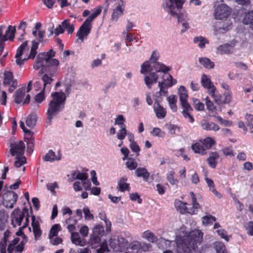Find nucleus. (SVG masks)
Masks as SVG:
<instances>
[{
  "label": "nucleus",
  "instance_id": "10",
  "mask_svg": "<svg viewBox=\"0 0 253 253\" xmlns=\"http://www.w3.org/2000/svg\"><path fill=\"white\" fill-rule=\"evenodd\" d=\"M29 50V46L28 45V41L24 42L17 49L16 53L15 56L16 58V63L17 65L21 66L23 65L25 61L28 60V58H25L21 59V56L25 52L28 51Z\"/></svg>",
  "mask_w": 253,
  "mask_h": 253
},
{
  "label": "nucleus",
  "instance_id": "27",
  "mask_svg": "<svg viewBox=\"0 0 253 253\" xmlns=\"http://www.w3.org/2000/svg\"><path fill=\"white\" fill-rule=\"evenodd\" d=\"M16 32V28L15 26L9 25L5 31V34L2 35V33L0 36H3L5 39V41L7 40L12 41L15 37V33Z\"/></svg>",
  "mask_w": 253,
  "mask_h": 253
},
{
  "label": "nucleus",
  "instance_id": "2",
  "mask_svg": "<svg viewBox=\"0 0 253 253\" xmlns=\"http://www.w3.org/2000/svg\"><path fill=\"white\" fill-rule=\"evenodd\" d=\"M186 0H163L162 7L172 16L176 17L179 24L183 29L181 33H183L189 28V19L186 13L178 14L179 10L182 8Z\"/></svg>",
  "mask_w": 253,
  "mask_h": 253
},
{
  "label": "nucleus",
  "instance_id": "38",
  "mask_svg": "<svg viewBox=\"0 0 253 253\" xmlns=\"http://www.w3.org/2000/svg\"><path fill=\"white\" fill-rule=\"evenodd\" d=\"M200 63L205 68L211 69L214 68V64L209 58L207 57H201L199 59Z\"/></svg>",
  "mask_w": 253,
  "mask_h": 253
},
{
  "label": "nucleus",
  "instance_id": "31",
  "mask_svg": "<svg viewBox=\"0 0 253 253\" xmlns=\"http://www.w3.org/2000/svg\"><path fill=\"white\" fill-rule=\"evenodd\" d=\"M167 100L169 102V106L173 112H176L177 110V107L176 105V102L177 100V97L175 95H170L167 98Z\"/></svg>",
  "mask_w": 253,
  "mask_h": 253
},
{
  "label": "nucleus",
  "instance_id": "33",
  "mask_svg": "<svg viewBox=\"0 0 253 253\" xmlns=\"http://www.w3.org/2000/svg\"><path fill=\"white\" fill-rule=\"evenodd\" d=\"M61 159V155L58 153V156H56L55 153L49 150L46 155L43 157V160L45 161L53 162L54 161H58Z\"/></svg>",
  "mask_w": 253,
  "mask_h": 253
},
{
  "label": "nucleus",
  "instance_id": "28",
  "mask_svg": "<svg viewBox=\"0 0 253 253\" xmlns=\"http://www.w3.org/2000/svg\"><path fill=\"white\" fill-rule=\"evenodd\" d=\"M219 158V155L217 152H211L209 158L207 159V161L210 166L212 168H215L217 163V161Z\"/></svg>",
  "mask_w": 253,
  "mask_h": 253
},
{
  "label": "nucleus",
  "instance_id": "42",
  "mask_svg": "<svg viewBox=\"0 0 253 253\" xmlns=\"http://www.w3.org/2000/svg\"><path fill=\"white\" fill-rule=\"evenodd\" d=\"M194 42L198 44V46L201 48L205 47L206 44L209 43L208 40L202 36L195 37L193 39Z\"/></svg>",
  "mask_w": 253,
  "mask_h": 253
},
{
  "label": "nucleus",
  "instance_id": "9",
  "mask_svg": "<svg viewBox=\"0 0 253 253\" xmlns=\"http://www.w3.org/2000/svg\"><path fill=\"white\" fill-rule=\"evenodd\" d=\"M3 84L8 85V91L12 92L17 87V80L13 78V74L10 71H5L3 74Z\"/></svg>",
  "mask_w": 253,
  "mask_h": 253
},
{
  "label": "nucleus",
  "instance_id": "48",
  "mask_svg": "<svg viewBox=\"0 0 253 253\" xmlns=\"http://www.w3.org/2000/svg\"><path fill=\"white\" fill-rule=\"evenodd\" d=\"M152 71V67L149 61L144 62L141 66L140 73L142 74H145Z\"/></svg>",
  "mask_w": 253,
  "mask_h": 253
},
{
  "label": "nucleus",
  "instance_id": "49",
  "mask_svg": "<svg viewBox=\"0 0 253 253\" xmlns=\"http://www.w3.org/2000/svg\"><path fill=\"white\" fill-rule=\"evenodd\" d=\"M120 128V129L117 133V137L118 139L123 140L124 139H125L126 135L127 136L128 132H127L126 126H121Z\"/></svg>",
  "mask_w": 253,
  "mask_h": 253
},
{
  "label": "nucleus",
  "instance_id": "22",
  "mask_svg": "<svg viewBox=\"0 0 253 253\" xmlns=\"http://www.w3.org/2000/svg\"><path fill=\"white\" fill-rule=\"evenodd\" d=\"M202 128L208 131H217L219 129V126L211 122H209L206 120H203L200 122Z\"/></svg>",
  "mask_w": 253,
  "mask_h": 253
},
{
  "label": "nucleus",
  "instance_id": "61",
  "mask_svg": "<svg viewBox=\"0 0 253 253\" xmlns=\"http://www.w3.org/2000/svg\"><path fill=\"white\" fill-rule=\"evenodd\" d=\"M160 90L157 93V94H159L158 96L161 98V96H166L168 95V88L166 86H163L162 85H158Z\"/></svg>",
  "mask_w": 253,
  "mask_h": 253
},
{
  "label": "nucleus",
  "instance_id": "57",
  "mask_svg": "<svg viewBox=\"0 0 253 253\" xmlns=\"http://www.w3.org/2000/svg\"><path fill=\"white\" fill-rule=\"evenodd\" d=\"M174 172L173 171H170L168 173L167 178L169 183L173 185H177L178 183V180L174 178Z\"/></svg>",
  "mask_w": 253,
  "mask_h": 253
},
{
  "label": "nucleus",
  "instance_id": "13",
  "mask_svg": "<svg viewBox=\"0 0 253 253\" xmlns=\"http://www.w3.org/2000/svg\"><path fill=\"white\" fill-rule=\"evenodd\" d=\"M162 100V98L159 96H156L155 97V102L154 104V111L159 119L164 118L166 116L167 112L166 109L160 104Z\"/></svg>",
  "mask_w": 253,
  "mask_h": 253
},
{
  "label": "nucleus",
  "instance_id": "43",
  "mask_svg": "<svg viewBox=\"0 0 253 253\" xmlns=\"http://www.w3.org/2000/svg\"><path fill=\"white\" fill-rule=\"evenodd\" d=\"M205 179L209 187L210 190L212 191L217 197L218 198H221L222 197V195L216 190L213 181L207 177H206Z\"/></svg>",
  "mask_w": 253,
  "mask_h": 253
},
{
  "label": "nucleus",
  "instance_id": "59",
  "mask_svg": "<svg viewBox=\"0 0 253 253\" xmlns=\"http://www.w3.org/2000/svg\"><path fill=\"white\" fill-rule=\"evenodd\" d=\"M193 105L195 109L198 111H203L204 109V104L197 99H193Z\"/></svg>",
  "mask_w": 253,
  "mask_h": 253
},
{
  "label": "nucleus",
  "instance_id": "23",
  "mask_svg": "<svg viewBox=\"0 0 253 253\" xmlns=\"http://www.w3.org/2000/svg\"><path fill=\"white\" fill-rule=\"evenodd\" d=\"M204 147L201 139L195 142L191 146V149L195 153L201 155H205L207 154V151Z\"/></svg>",
  "mask_w": 253,
  "mask_h": 253
},
{
  "label": "nucleus",
  "instance_id": "6",
  "mask_svg": "<svg viewBox=\"0 0 253 253\" xmlns=\"http://www.w3.org/2000/svg\"><path fill=\"white\" fill-rule=\"evenodd\" d=\"M221 20L216 22L214 26V34L215 35L224 34L231 28L232 23L230 19Z\"/></svg>",
  "mask_w": 253,
  "mask_h": 253
},
{
  "label": "nucleus",
  "instance_id": "62",
  "mask_svg": "<svg viewBox=\"0 0 253 253\" xmlns=\"http://www.w3.org/2000/svg\"><path fill=\"white\" fill-rule=\"evenodd\" d=\"M247 233L250 235H253V221H250L247 222L245 225Z\"/></svg>",
  "mask_w": 253,
  "mask_h": 253
},
{
  "label": "nucleus",
  "instance_id": "5",
  "mask_svg": "<svg viewBox=\"0 0 253 253\" xmlns=\"http://www.w3.org/2000/svg\"><path fill=\"white\" fill-rule=\"evenodd\" d=\"M128 245L127 241L123 237L117 236L110 239V247L115 252H121Z\"/></svg>",
  "mask_w": 253,
  "mask_h": 253
},
{
  "label": "nucleus",
  "instance_id": "17",
  "mask_svg": "<svg viewBox=\"0 0 253 253\" xmlns=\"http://www.w3.org/2000/svg\"><path fill=\"white\" fill-rule=\"evenodd\" d=\"M32 226L34 238L36 240H39L42 235V231L40 227L39 219L35 216H32Z\"/></svg>",
  "mask_w": 253,
  "mask_h": 253
},
{
  "label": "nucleus",
  "instance_id": "15",
  "mask_svg": "<svg viewBox=\"0 0 253 253\" xmlns=\"http://www.w3.org/2000/svg\"><path fill=\"white\" fill-rule=\"evenodd\" d=\"M235 43H225L218 46L216 49L217 54H228L232 53L234 50Z\"/></svg>",
  "mask_w": 253,
  "mask_h": 253
},
{
  "label": "nucleus",
  "instance_id": "45",
  "mask_svg": "<svg viewBox=\"0 0 253 253\" xmlns=\"http://www.w3.org/2000/svg\"><path fill=\"white\" fill-rule=\"evenodd\" d=\"M142 237L151 243L156 242L158 240L157 237L153 234V233L149 230L144 232L142 234Z\"/></svg>",
  "mask_w": 253,
  "mask_h": 253
},
{
  "label": "nucleus",
  "instance_id": "32",
  "mask_svg": "<svg viewBox=\"0 0 253 253\" xmlns=\"http://www.w3.org/2000/svg\"><path fill=\"white\" fill-rule=\"evenodd\" d=\"M101 11V6H99L97 8L95 9L93 11V12L89 16V17L84 21V22L89 25H91V22L98 15L100 14Z\"/></svg>",
  "mask_w": 253,
  "mask_h": 253
},
{
  "label": "nucleus",
  "instance_id": "36",
  "mask_svg": "<svg viewBox=\"0 0 253 253\" xmlns=\"http://www.w3.org/2000/svg\"><path fill=\"white\" fill-rule=\"evenodd\" d=\"M135 173L137 176L142 177L145 181H147L150 176V173L144 168H139L137 169Z\"/></svg>",
  "mask_w": 253,
  "mask_h": 253
},
{
  "label": "nucleus",
  "instance_id": "3",
  "mask_svg": "<svg viewBox=\"0 0 253 253\" xmlns=\"http://www.w3.org/2000/svg\"><path fill=\"white\" fill-rule=\"evenodd\" d=\"M203 233L199 230L190 232L186 237V241L181 243L177 240V250L179 253H190L191 250L196 251L197 244L201 243Z\"/></svg>",
  "mask_w": 253,
  "mask_h": 253
},
{
  "label": "nucleus",
  "instance_id": "44",
  "mask_svg": "<svg viewBox=\"0 0 253 253\" xmlns=\"http://www.w3.org/2000/svg\"><path fill=\"white\" fill-rule=\"evenodd\" d=\"M89 243L92 248H96L100 245V237L96 235L91 234Z\"/></svg>",
  "mask_w": 253,
  "mask_h": 253
},
{
  "label": "nucleus",
  "instance_id": "24",
  "mask_svg": "<svg viewBox=\"0 0 253 253\" xmlns=\"http://www.w3.org/2000/svg\"><path fill=\"white\" fill-rule=\"evenodd\" d=\"M41 79L43 82L42 91H49L53 79L47 74L43 75L41 77Z\"/></svg>",
  "mask_w": 253,
  "mask_h": 253
},
{
  "label": "nucleus",
  "instance_id": "56",
  "mask_svg": "<svg viewBox=\"0 0 253 253\" xmlns=\"http://www.w3.org/2000/svg\"><path fill=\"white\" fill-rule=\"evenodd\" d=\"M126 167L130 170L135 169L137 167V162L132 158H128L126 162Z\"/></svg>",
  "mask_w": 253,
  "mask_h": 253
},
{
  "label": "nucleus",
  "instance_id": "1",
  "mask_svg": "<svg viewBox=\"0 0 253 253\" xmlns=\"http://www.w3.org/2000/svg\"><path fill=\"white\" fill-rule=\"evenodd\" d=\"M55 55V52L52 49H50L46 52L40 53L38 55L33 68L36 70L42 68L41 71L39 72V76L42 75L44 71L49 74L50 76L56 74L59 62L53 58Z\"/></svg>",
  "mask_w": 253,
  "mask_h": 253
},
{
  "label": "nucleus",
  "instance_id": "58",
  "mask_svg": "<svg viewBox=\"0 0 253 253\" xmlns=\"http://www.w3.org/2000/svg\"><path fill=\"white\" fill-rule=\"evenodd\" d=\"M151 133L154 136L160 137H164L165 136V132L162 131L161 129L158 127H154L151 132Z\"/></svg>",
  "mask_w": 253,
  "mask_h": 253
},
{
  "label": "nucleus",
  "instance_id": "18",
  "mask_svg": "<svg viewBox=\"0 0 253 253\" xmlns=\"http://www.w3.org/2000/svg\"><path fill=\"white\" fill-rule=\"evenodd\" d=\"M201 83L203 86L207 88L209 94H213V91H215L216 88L213 85L210 79L205 75H203L201 79Z\"/></svg>",
  "mask_w": 253,
  "mask_h": 253
},
{
  "label": "nucleus",
  "instance_id": "20",
  "mask_svg": "<svg viewBox=\"0 0 253 253\" xmlns=\"http://www.w3.org/2000/svg\"><path fill=\"white\" fill-rule=\"evenodd\" d=\"M125 3L123 0H119L117 7L113 10L111 19L116 22L120 16L123 14Z\"/></svg>",
  "mask_w": 253,
  "mask_h": 253
},
{
  "label": "nucleus",
  "instance_id": "46",
  "mask_svg": "<svg viewBox=\"0 0 253 253\" xmlns=\"http://www.w3.org/2000/svg\"><path fill=\"white\" fill-rule=\"evenodd\" d=\"M77 221L76 219H73L71 217H69L66 219L65 221V224H67V228L71 234L72 232H74L73 231L76 229L75 225L77 223Z\"/></svg>",
  "mask_w": 253,
  "mask_h": 253
},
{
  "label": "nucleus",
  "instance_id": "14",
  "mask_svg": "<svg viewBox=\"0 0 253 253\" xmlns=\"http://www.w3.org/2000/svg\"><path fill=\"white\" fill-rule=\"evenodd\" d=\"M91 29V25H89L84 22L77 33V37L78 38V40H79L83 42L84 39L86 38L90 33Z\"/></svg>",
  "mask_w": 253,
  "mask_h": 253
},
{
  "label": "nucleus",
  "instance_id": "55",
  "mask_svg": "<svg viewBox=\"0 0 253 253\" xmlns=\"http://www.w3.org/2000/svg\"><path fill=\"white\" fill-rule=\"evenodd\" d=\"M104 233V227L100 225H96L92 230V234L101 237Z\"/></svg>",
  "mask_w": 253,
  "mask_h": 253
},
{
  "label": "nucleus",
  "instance_id": "7",
  "mask_svg": "<svg viewBox=\"0 0 253 253\" xmlns=\"http://www.w3.org/2000/svg\"><path fill=\"white\" fill-rule=\"evenodd\" d=\"M231 13V9L225 4H219L215 9L214 17L216 19L225 20Z\"/></svg>",
  "mask_w": 253,
  "mask_h": 253
},
{
  "label": "nucleus",
  "instance_id": "50",
  "mask_svg": "<svg viewBox=\"0 0 253 253\" xmlns=\"http://www.w3.org/2000/svg\"><path fill=\"white\" fill-rule=\"evenodd\" d=\"M39 43L38 42L35 41L32 42V46L31 48L30 54L27 58L28 59L29 58L34 59L37 54V49L38 48Z\"/></svg>",
  "mask_w": 253,
  "mask_h": 253
},
{
  "label": "nucleus",
  "instance_id": "26",
  "mask_svg": "<svg viewBox=\"0 0 253 253\" xmlns=\"http://www.w3.org/2000/svg\"><path fill=\"white\" fill-rule=\"evenodd\" d=\"M127 178L126 176L122 177L118 182L117 189L121 192L126 190L129 191L130 187L128 183H126Z\"/></svg>",
  "mask_w": 253,
  "mask_h": 253
},
{
  "label": "nucleus",
  "instance_id": "11",
  "mask_svg": "<svg viewBox=\"0 0 253 253\" xmlns=\"http://www.w3.org/2000/svg\"><path fill=\"white\" fill-rule=\"evenodd\" d=\"M10 152L12 156H20L24 153L25 145L22 141L11 144Z\"/></svg>",
  "mask_w": 253,
  "mask_h": 253
},
{
  "label": "nucleus",
  "instance_id": "63",
  "mask_svg": "<svg viewBox=\"0 0 253 253\" xmlns=\"http://www.w3.org/2000/svg\"><path fill=\"white\" fill-rule=\"evenodd\" d=\"M125 119L122 115H119L115 119V125H118L121 126H126L124 124Z\"/></svg>",
  "mask_w": 253,
  "mask_h": 253
},
{
  "label": "nucleus",
  "instance_id": "35",
  "mask_svg": "<svg viewBox=\"0 0 253 253\" xmlns=\"http://www.w3.org/2000/svg\"><path fill=\"white\" fill-rule=\"evenodd\" d=\"M243 22L246 25H250V27L253 30V10L245 13L243 19Z\"/></svg>",
  "mask_w": 253,
  "mask_h": 253
},
{
  "label": "nucleus",
  "instance_id": "16",
  "mask_svg": "<svg viewBox=\"0 0 253 253\" xmlns=\"http://www.w3.org/2000/svg\"><path fill=\"white\" fill-rule=\"evenodd\" d=\"M160 77V74L157 73L151 72L150 74L145 76L144 80L146 85L149 89L152 88L153 84L157 82L159 77Z\"/></svg>",
  "mask_w": 253,
  "mask_h": 253
},
{
  "label": "nucleus",
  "instance_id": "12",
  "mask_svg": "<svg viewBox=\"0 0 253 253\" xmlns=\"http://www.w3.org/2000/svg\"><path fill=\"white\" fill-rule=\"evenodd\" d=\"M160 77H162V80L158 82V85L170 87L177 82L175 79H173L172 76L167 72L160 74Z\"/></svg>",
  "mask_w": 253,
  "mask_h": 253
},
{
  "label": "nucleus",
  "instance_id": "37",
  "mask_svg": "<svg viewBox=\"0 0 253 253\" xmlns=\"http://www.w3.org/2000/svg\"><path fill=\"white\" fill-rule=\"evenodd\" d=\"M72 176L74 179H79L82 181V184L85 185V180L88 178V174L86 173H81L80 172H74L72 174Z\"/></svg>",
  "mask_w": 253,
  "mask_h": 253
},
{
  "label": "nucleus",
  "instance_id": "34",
  "mask_svg": "<svg viewBox=\"0 0 253 253\" xmlns=\"http://www.w3.org/2000/svg\"><path fill=\"white\" fill-rule=\"evenodd\" d=\"M25 88H19L16 90L15 93V99L14 101L16 103H20L23 102V98L25 95Z\"/></svg>",
  "mask_w": 253,
  "mask_h": 253
},
{
  "label": "nucleus",
  "instance_id": "29",
  "mask_svg": "<svg viewBox=\"0 0 253 253\" xmlns=\"http://www.w3.org/2000/svg\"><path fill=\"white\" fill-rule=\"evenodd\" d=\"M215 91H213V94H209L212 98H214V102L218 105H221L223 103L229 102L230 100V96L227 95L225 98V100H223L222 98V96L220 94H215Z\"/></svg>",
  "mask_w": 253,
  "mask_h": 253
},
{
  "label": "nucleus",
  "instance_id": "64",
  "mask_svg": "<svg viewBox=\"0 0 253 253\" xmlns=\"http://www.w3.org/2000/svg\"><path fill=\"white\" fill-rule=\"evenodd\" d=\"M205 100L206 105L209 110L213 111L216 110V107L214 105L212 102L210 100L208 97H207Z\"/></svg>",
  "mask_w": 253,
  "mask_h": 253
},
{
  "label": "nucleus",
  "instance_id": "60",
  "mask_svg": "<svg viewBox=\"0 0 253 253\" xmlns=\"http://www.w3.org/2000/svg\"><path fill=\"white\" fill-rule=\"evenodd\" d=\"M19 241V238L17 237V238H14L8 245V248H7V251L9 253H11L12 252L14 251V247L18 244Z\"/></svg>",
  "mask_w": 253,
  "mask_h": 253
},
{
  "label": "nucleus",
  "instance_id": "52",
  "mask_svg": "<svg viewBox=\"0 0 253 253\" xmlns=\"http://www.w3.org/2000/svg\"><path fill=\"white\" fill-rule=\"evenodd\" d=\"M216 220V218L211 215H206L202 217V222L205 225L213 223Z\"/></svg>",
  "mask_w": 253,
  "mask_h": 253
},
{
  "label": "nucleus",
  "instance_id": "40",
  "mask_svg": "<svg viewBox=\"0 0 253 253\" xmlns=\"http://www.w3.org/2000/svg\"><path fill=\"white\" fill-rule=\"evenodd\" d=\"M37 120L36 114L35 113H32L27 117L26 124L28 126L32 128L35 126Z\"/></svg>",
  "mask_w": 253,
  "mask_h": 253
},
{
  "label": "nucleus",
  "instance_id": "51",
  "mask_svg": "<svg viewBox=\"0 0 253 253\" xmlns=\"http://www.w3.org/2000/svg\"><path fill=\"white\" fill-rule=\"evenodd\" d=\"M62 26L64 29H66L68 34H72L74 30V25L73 24H70L69 20L66 19L62 22Z\"/></svg>",
  "mask_w": 253,
  "mask_h": 253
},
{
  "label": "nucleus",
  "instance_id": "47",
  "mask_svg": "<svg viewBox=\"0 0 253 253\" xmlns=\"http://www.w3.org/2000/svg\"><path fill=\"white\" fill-rule=\"evenodd\" d=\"M180 101L187 100L188 95L187 90L184 86H180L178 90Z\"/></svg>",
  "mask_w": 253,
  "mask_h": 253
},
{
  "label": "nucleus",
  "instance_id": "54",
  "mask_svg": "<svg viewBox=\"0 0 253 253\" xmlns=\"http://www.w3.org/2000/svg\"><path fill=\"white\" fill-rule=\"evenodd\" d=\"M61 226L59 224H54L50 230L48 237L57 236L58 232L61 230Z\"/></svg>",
  "mask_w": 253,
  "mask_h": 253
},
{
  "label": "nucleus",
  "instance_id": "53",
  "mask_svg": "<svg viewBox=\"0 0 253 253\" xmlns=\"http://www.w3.org/2000/svg\"><path fill=\"white\" fill-rule=\"evenodd\" d=\"M26 163V160L24 156H17L14 165L16 168H19L23 167Z\"/></svg>",
  "mask_w": 253,
  "mask_h": 253
},
{
  "label": "nucleus",
  "instance_id": "41",
  "mask_svg": "<svg viewBox=\"0 0 253 253\" xmlns=\"http://www.w3.org/2000/svg\"><path fill=\"white\" fill-rule=\"evenodd\" d=\"M205 149L206 151L209 150L211 147L214 145L216 143L215 141L211 137H207L204 139H201Z\"/></svg>",
  "mask_w": 253,
  "mask_h": 253
},
{
  "label": "nucleus",
  "instance_id": "19",
  "mask_svg": "<svg viewBox=\"0 0 253 253\" xmlns=\"http://www.w3.org/2000/svg\"><path fill=\"white\" fill-rule=\"evenodd\" d=\"M174 204L177 210L182 213L186 212L191 214H196V211L189 209L186 207V205L187 204L186 203H183L180 200H176L175 201Z\"/></svg>",
  "mask_w": 253,
  "mask_h": 253
},
{
  "label": "nucleus",
  "instance_id": "4",
  "mask_svg": "<svg viewBox=\"0 0 253 253\" xmlns=\"http://www.w3.org/2000/svg\"><path fill=\"white\" fill-rule=\"evenodd\" d=\"M51 95L52 98L48 104L47 110V120L49 122L62 110L66 99L63 92H55L52 93Z\"/></svg>",
  "mask_w": 253,
  "mask_h": 253
},
{
  "label": "nucleus",
  "instance_id": "25",
  "mask_svg": "<svg viewBox=\"0 0 253 253\" xmlns=\"http://www.w3.org/2000/svg\"><path fill=\"white\" fill-rule=\"evenodd\" d=\"M127 138L130 142V148L132 151L136 153V156H138L139 155L140 149L136 142L134 141L133 134L131 132H128L127 134Z\"/></svg>",
  "mask_w": 253,
  "mask_h": 253
},
{
  "label": "nucleus",
  "instance_id": "30",
  "mask_svg": "<svg viewBox=\"0 0 253 253\" xmlns=\"http://www.w3.org/2000/svg\"><path fill=\"white\" fill-rule=\"evenodd\" d=\"M71 240L72 243L76 245L80 246H84L85 245V242L84 240H81L79 233L77 232H72Z\"/></svg>",
  "mask_w": 253,
  "mask_h": 253
},
{
  "label": "nucleus",
  "instance_id": "21",
  "mask_svg": "<svg viewBox=\"0 0 253 253\" xmlns=\"http://www.w3.org/2000/svg\"><path fill=\"white\" fill-rule=\"evenodd\" d=\"M24 216V213L22 212L19 209H15L12 212V222L13 223L15 222L16 224L20 226Z\"/></svg>",
  "mask_w": 253,
  "mask_h": 253
},
{
  "label": "nucleus",
  "instance_id": "39",
  "mask_svg": "<svg viewBox=\"0 0 253 253\" xmlns=\"http://www.w3.org/2000/svg\"><path fill=\"white\" fill-rule=\"evenodd\" d=\"M153 68L156 71L155 73H157V74L160 72L165 73L170 70L168 67L160 62L155 63L153 65Z\"/></svg>",
  "mask_w": 253,
  "mask_h": 253
},
{
  "label": "nucleus",
  "instance_id": "8",
  "mask_svg": "<svg viewBox=\"0 0 253 253\" xmlns=\"http://www.w3.org/2000/svg\"><path fill=\"white\" fill-rule=\"evenodd\" d=\"M17 195L13 191H8L3 195V205L6 208L12 209L16 202Z\"/></svg>",
  "mask_w": 253,
  "mask_h": 253
}]
</instances>
